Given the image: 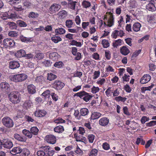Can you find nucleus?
Returning a JSON list of instances; mask_svg holds the SVG:
<instances>
[{
  "label": "nucleus",
  "instance_id": "obj_1",
  "mask_svg": "<svg viewBox=\"0 0 156 156\" xmlns=\"http://www.w3.org/2000/svg\"><path fill=\"white\" fill-rule=\"evenodd\" d=\"M50 147L48 146H42L41 147V150L37 152V155L38 156H52L55 151L54 150L50 151Z\"/></svg>",
  "mask_w": 156,
  "mask_h": 156
},
{
  "label": "nucleus",
  "instance_id": "obj_2",
  "mask_svg": "<svg viewBox=\"0 0 156 156\" xmlns=\"http://www.w3.org/2000/svg\"><path fill=\"white\" fill-rule=\"evenodd\" d=\"M20 94L16 91L11 92L9 95L8 98L10 101L12 103L17 104L19 103L21 101Z\"/></svg>",
  "mask_w": 156,
  "mask_h": 156
},
{
  "label": "nucleus",
  "instance_id": "obj_3",
  "mask_svg": "<svg viewBox=\"0 0 156 156\" xmlns=\"http://www.w3.org/2000/svg\"><path fill=\"white\" fill-rule=\"evenodd\" d=\"M74 96L79 97L80 98L83 99L86 102H88L93 97L92 95L83 90L75 94Z\"/></svg>",
  "mask_w": 156,
  "mask_h": 156
},
{
  "label": "nucleus",
  "instance_id": "obj_4",
  "mask_svg": "<svg viewBox=\"0 0 156 156\" xmlns=\"http://www.w3.org/2000/svg\"><path fill=\"white\" fill-rule=\"evenodd\" d=\"M2 122L3 125L7 128H11L14 125L13 120L9 117H4L2 119Z\"/></svg>",
  "mask_w": 156,
  "mask_h": 156
},
{
  "label": "nucleus",
  "instance_id": "obj_5",
  "mask_svg": "<svg viewBox=\"0 0 156 156\" xmlns=\"http://www.w3.org/2000/svg\"><path fill=\"white\" fill-rule=\"evenodd\" d=\"M27 78V76L25 74H19L14 75L12 80L16 82H20L26 80Z\"/></svg>",
  "mask_w": 156,
  "mask_h": 156
},
{
  "label": "nucleus",
  "instance_id": "obj_6",
  "mask_svg": "<svg viewBox=\"0 0 156 156\" xmlns=\"http://www.w3.org/2000/svg\"><path fill=\"white\" fill-rule=\"evenodd\" d=\"M2 147L6 149H10L13 146L12 141L8 138L4 139L2 140Z\"/></svg>",
  "mask_w": 156,
  "mask_h": 156
},
{
  "label": "nucleus",
  "instance_id": "obj_7",
  "mask_svg": "<svg viewBox=\"0 0 156 156\" xmlns=\"http://www.w3.org/2000/svg\"><path fill=\"white\" fill-rule=\"evenodd\" d=\"M3 44V46L5 48H11L13 47L15 45L14 41L12 39L9 38H7L4 40Z\"/></svg>",
  "mask_w": 156,
  "mask_h": 156
},
{
  "label": "nucleus",
  "instance_id": "obj_8",
  "mask_svg": "<svg viewBox=\"0 0 156 156\" xmlns=\"http://www.w3.org/2000/svg\"><path fill=\"white\" fill-rule=\"evenodd\" d=\"M45 140L48 143L54 144L56 142V138L52 135H47L45 137Z\"/></svg>",
  "mask_w": 156,
  "mask_h": 156
},
{
  "label": "nucleus",
  "instance_id": "obj_9",
  "mask_svg": "<svg viewBox=\"0 0 156 156\" xmlns=\"http://www.w3.org/2000/svg\"><path fill=\"white\" fill-rule=\"evenodd\" d=\"M61 6L58 5L54 3L52 4L49 9V11L51 13H54L58 12L60 9Z\"/></svg>",
  "mask_w": 156,
  "mask_h": 156
},
{
  "label": "nucleus",
  "instance_id": "obj_10",
  "mask_svg": "<svg viewBox=\"0 0 156 156\" xmlns=\"http://www.w3.org/2000/svg\"><path fill=\"white\" fill-rule=\"evenodd\" d=\"M47 114V112L44 109H37L34 112L35 116L37 117H43L44 116Z\"/></svg>",
  "mask_w": 156,
  "mask_h": 156
},
{
  "label": "nucleus",
  "instance_id": "obj_11",
  "mask_svg": "<svg viewBox=\"0 0 156 156\" xmlns=\"http://www.w3.org/2000/svg\"><path fill=\"white\" fill-rule=\"evenodd\" d=\"M151 79V76L148 74H144L141 78L140 83L142 84H144L149 81Z\"/></svg>",
  "mask_w": 156,
  "mask_h": 156
},
{
  "label": "nucleus",
  "instance_id": "obj_12",
  "mask_svg": "<svg viewBox=\"0 0 156 156\" xmlns=\"http://www.w3.org/2000/svg\"><path fill=\"white\" fill-rule=\"evenodd\" d=\"M125 34L123 30H117L114 31L112 34V36L113 38L115 39L118 36L122 37L123 36H124Z\"/></svg>",
  "mask_w": 156,
  "mask_h": 156
},
{
  "label": "nucleus",
  "instance_id": "obj_13",
  "mask_svg": "<svg viewBox=\"0 0 156 156\" xmlns=\"http://www.w3.org/2000/svg\"><path fill=\"white\" fill-rule=\"evenodd\" d=\"M154 0H151L149 3L146 5L147 9L153 12L156 10V8L154 5Z\"/></svg>",
  "mask_w": 156,
  "mask_h": 156
},
{
  "label": "nucleus",
  "instance_id": "obj_14",
  "mask_svg": "<svg viewBox=\"0 0 156 156\" xmlns=\"http://www.w3.org/2000/svg\"><path fill=\"white\" fill-rule=\"evenodd\" d=\"M54 85L56 90H60L64 87L65 84L61 81L56 80L55 81Z\"/></svg>",
  "mask_w": 156,
  "mask_h": 156
},
{
  "label": "nucleus",
  "instance_id": "obj_15",
  "mask_svg": "<svg viewBox=\"0 0 156 156\" xmlns=\"http://www.w3.org/2000/svg\"><path fill=\"white\" fill-rule=\"evenodd\" d=\"M22 148L20 146L14 147L12 150H10V153L13 154H15L21 153Z\"/></svg>",
  "mask_w": 156,
  "mask_h": 156
},
{
  "label": "nucleus",
  "instance_id": "obj_16",
  "mask_svg": "<svg viewBox=\"0 0 156 156\" xmlns=\"http://www.w3.org/2000/svg\"><path fill=\"white\" fill-rule=\"evenodd\" d=\"M14 137L15 139L20 142H25L27 140L26 137L21 136L18 134H15L14 135Z\"/></svg>",
  "mask_w": 156,
  "mask_h": 156
},
{
  "label": "nucleus",
  "instance_id": "obj_17",
  "mask_svg": "<svg viewBox=\"0 0 156 156\" xmlns=\"http://www.w3.org/2000/svg\"><path fill=\"white\" fill-rule=\"evenodd\" d=\"M20 67L19 63L15 61H12L9 62V67L10 68L14 69L19 68Z\"/></svg>",
  "mask_w": 156,
  "mask_h": 156
},
{
  "label": "nucleus",
  "instance_id": "obj_18",
  "mask_svg": "<svg viewBox=\"0 0 156 156\" xmlns=\"http://www.w3.org/2000/svg\"><path fill=\"white\" fill-rule=\"evenodd\" d=\"M109 122V119L108 118L106 117H103L99 120V124L101 126H105L108 124Z\"/></svg>",
  "mask_w": 156,
  "mask_h": 156
},
{
  "label": "nucleus",
  "instance_id": "obj_19",
  "mask_svg": "<svg viewBox=\"0 0 156 156\" xmlns=\"http://www.w3.org/2000/svg\"><path fill=\"white\" fill-rule=\"evenodd\" d=\"M109 18L108 20L107 26L109 27H111L114 25V18L111 12H109Z\"/></svg>",
  "mask_w": 156,
  "mask_h": 156
},
{
  "label": "nucleus",
  "instance_id": "obj_20",
  "mask_svg": "<svg viewBox=\"0 0 156 156\" xmlns=\"http://www.w3.org/2000/svg\"><path fill=\"white\" fill-rule=\"evenodd\" d=\"M27 90L28 93L30 94H33L36 92V87L33 84H30L27 86Z\"/></svg>",
  "mask_w": 156,
  "mask_h": 156
},
{
  "label": "nucleus",
  "instance_id": "obj_21",
  "mask_svg": "<svg viewBox=\"0 0 156 156\" xmlns=\"http://www.w3.org/2000/svg\"><path fill=\"white\" fill-rule=\"evenodd\" d=\"M102 114L100 112H94L92 113L91 117L90 118V120H95L98 119L101 116Z\"/></svg>",
  "mask_w": 156,
  "mask_h": 156
},
{
  "label": "nucleus",
  "instance_id": "obj_22",
  "mask_svg": "<svg viewBox=\"0 0 156 156\" xmlns=\"http://www.w3.org/2000/svg\"><path fill=\"white\" fill-rule=\"evenodd\" d=\"M88 109L85 108H81L80 110V116H85L87 115L89 113Z\"/></svg>",
  "mask_w": 156,
  "mask_h": 156
},
{
  "label": "nucleus",
  "instance_id": "obj_23",
  "mask_svg": "<svg viewBox=\"0 0 156 156\" xmlns=\"http://www.w3.org/2000/svg\"><path fill=\"white\" fill-rule=\"evenodd\" d=\"M9 84L6 82H3L0 84V87L4 91L8 90L9 88Z\"/></svg>",
  "mask_w": 156,
  "mask_h": 156
},
{
  "label": "nucleus",
  "instance_id": "obj_24",
  "mask_svg": "<svg viewBox=\"0 0 156 156\" xmlns=\"http://www.w3.org/2000/svg\"><path fill=\"white\" fill-rule=\"evenodd\" d=\"M26 51L23 50L21 49L17 51L15 54V56L17 58L24 57Z\"/></svg>",
  "mask_w": 156,
  "mask_h": 156
},
{
  "label": "nucleus",
  "instance_id": "obj_25",
  "mask_svg": "<svg viewBox=\"0 0 156 156\" xmlns=\"http://www.w3.org/2000/svg\"><path fill=\"white\" fill-rule=\"evenodd\" d=\"M32 105V103L30 100H27L23 104V107L24 108L28 109L30 108Z\"/></svg>",
  "mask_w": 156,
  "mask_h": 156
},
{
  "label": "nucleus",
  "instance_id": "obj_26",
  "mask_svg": "<svg viewBox=\"0 0 156 156\" xmlns=\"http://www.w3.org/2000/svg\"><path fill=\"white\" fill-rule=\"evenodd\" d=\"M121 53L125 55H127L129 53V49L125 46L122 47L120 49Z\"/></svg>",
  "mask_w": 156,
  "mask_h": 156
},
{
  "label": "nucleus",
  "instance_id": "obj_27",
  "mask_svg": "<svg viewBox=\"0 0 156 156\" xmlns=\"http://www.w3.org/2000/svg\"><path fill=\"white\" fill-rule=\"evenodd\" d=\"M58 55L56 52H52L50 54L49 56L50 59L53 61H55L58 58Z\"/></svg>",
  "mask_w": 156,
  "mask_h": 156
},
{
  "label": "nucleus",
  "instance_id": "obj_28",
  "mask_svg": "<svg viewBox=\"0 0 156 156\" xmlns=\"http://www.w3.org/2000/svg\"><path fill=\"white\" fill-rule=\"evenodd\" d=\"M59 18L61 19L65 18L67 16V12L65 10L60 11L58 14Z\"/></svg>",
  "mask_w": 156,
  "mask_h": 156
},
{
  "label": "nucleus",
  "instance_id": "obj_29",
  "mask_svg": "<svg viewBox=\"0 0 156 156\" xmlns=\"http://www.w3.org/2000/svg\"><path fill=\"white\" fill-rule=\"evenodd\" d=\"M35 81L37 83L43 84L45 81L44 78L42 76H37L36 78Z\"/></svg>",
  "mask_w": 156,
  "mask_h": 156
},
{
  "label": "nucleus",
  "instance_id": "obj_30",
  "mask_svg": "<svg viewBox=\"0 0 156 156\" xmlns=\"http://www.w3.org/2000/svg\"><path fill=\"white\" fill-rule=\"evenodd\" d=\"M22 133L26 136L28 138H31L32 137V134L31 132L29 130L24 129L22 131Z\"/></svg>",
  "mask_w": 156,
  "mask_h": 156
},
{
  "label": "nucleus",
  "instance_id": "obj_31",
  "mask_svg": "<svg viewBox=\"0 0 156 156\" xmlns=\"http://www.w3.org/2000/svg\"><path fill=\"white\" fill-rule=\"evenodd\" d=\"M141 27V24L139 23H135L133 25V30L136 32H137L140 30Z\"/></svg>",
  "mask_w": 156,
  "mask_h": 156
},
{
  "label": "nucleus",
  "instance_id": "obj_32",
  "mask_svg": "<svg viewBox=\"0 0 156 156\" xmlns=\"http://www.w3.org/2000/svg\"><path fill=\"white\" fill-rule=\"evenodd\" d=\"M44 56V55L43 53L39 52L38 53H36L34 57V58L35 59H37L38 60H40L43 59Z\"/></svg>",
  "mask_w": 156,
  "mask_h": 156
},
{
  "label": "nucleus",
  "instance_id": "obj_33",
  "mask_svg": "<svg viewBox=\"0 0 156 156\" xmlns=\"http://www.w3.org/2000/svg\"><path fill=\"white\" fill-rule=\"evenodd\" d=\"M39 16V14L37 13L31 12H30L28 16L30 18L35 19L37 18Z\"/></svg>",
  "mask_w": 156,
  "mask_h": 156
},
{
  "label": "nucleus",
  "instance_id": "obj_34",
  "mask_svg": "<svg viewBox=\"0 0 156 156\" xmlns=\"http://www.w3.org/2000/svg\"><path fill=\"white\" fill-rule=\"evenodd\" d=\"M8 3L11 5H16L19 4L21 2L20 0H7Z\"/></svg>",
  "mask_w": 156,
  "mask_h": 156
},
{
  "label": "nucleus",
  "instance_id": "obj_35",
  "mask_svg": "<svg viewBox=\"0 0 156 156\" xmlns=\"http://www.w3.org/2000/svg\"><path fill=\"white\" fill-rule=\"evenodd\" d=\"M64 130L63 127L62 126H58L54 129V131L55 132L60 133H62Z\"/></svg>",
  "mask_w": 156,
  "mask_h": 156
},
{
  "label": "nucleus",
  "instance_id": "obj_36",
  "mask_svg": "<svg viewBox=\"0 0 156 156\" xmlns=\"http://www.w3.org/2000/svg\"><path fill=\"white\" fill-rule=\"evenodd\" d=\"M30 131L32 134L37 135L38 134L39 129L36 127H33L30 128Z\"/></svg>",
  "mask_w": 156,
  "mask_h": 156
},
{
  "label": "nucleus",
  "instance_id": "obj_37",
  "mask_svg": "<svg viewBox=\"0 0 156 156\" xmlns=\"http://www.w3.org/2000/svg\"><path fill=\"white\" fill-rule=\"evenodd\" d=\"M51 90H48L44 91L42 94V95L44 98H48L50 97Z\"/></svg>",
  "mask_w": 156,
  "mask_h": 156
},
{
  "label": "nucleus",
  "instance_id": "obj_38",
  "mask_svg": "<svg viewBox=\"0 0 156 156\" xmlns=\"http://www.w3.org/2000/svg\"><path fill=\"white\" fill-rule=\"evenodd\" d=\"M66 31L64 29L62 28H58L55 29V32L58 34H62L65 33Z\"/></svg>",
  "mask_w": 156,
  "mask_h": 156
},
{
  "label": "nucleus",
  "instance_id": "obj_39",
  "mask_svg": "<svg viewBox=\"0 0 156 156\" xmlns=\"http://www.w3.org/2000/svg\"><path fill=\"white\" fill-rule=\"evenodd\" d=\"M51 40L55 43H57L62 41L60 37L58 36H55L51 38Z\"/></svg>",
  "mask_w": 156,
  "mask_h": 156
},
{
  "label": "nucleus",
  "instance_id": "obj_40",
  "mask_svg": "<svg viewBox=\"0 0 156 156\" xmlns=\"http://www.w3.org/2000/svg\"><path fill=\"white\" fill-rule=\"evenodd\" d=\"M73 24L74 23L72 20H68L66 21V25L67 28H71Z\"/></svg>",
  "mask_w": 156,
  "mask_h": 156
},
{
  "label": "nucleus",
  "instance_id": "obj_41",
  "mask_svg": "<svg viewBox=\"0 0 156 156\" xmlns=\"http://www.w3.org/2000/svg\"><path fill=\"white\" fill-rule=\"evenodd\" d=\"M7 24L9 25V28L12 30L15 29L17 27L16 23L13 22H9Z\"/></svg>",
  "mask_w": 156,
  "mask_h": 156
},
{
  "label": "nucleus",
  "instance_id": "obj_42",
  "mask_svg": "<svg viewBox=\"0 0 156 156\" xmlns=\"http://www.w3.org/2000/svg\"><path fill=\"white\" fill-rule=\"evenodd\" d=\"M56 78V76L53 74L50 73L48 74L47 80L51 81L54 80Z\"/></svg>",
  "mask_w": 156,
  "mask_h": 156
},
{
  "label": "nucleus",
  "instance_id": "obj_43",
  "mask_svg": "<svg viewBox=\"0 0 156 156\" xmlns=\"http://www.w3.org/2000/svg\"><path fill=\"white\" fill-rule=\"evenodd\" d=\"M17 24L20 27H25L27 26L26 23L22 20H18L17 21Z\"/></svg>",
  "mask_w": 156,
  "mask_h": 156
},
{
  "label": "nucleus",
  "instance_id": "obj_44",
  "mask_svg": "<svg viewBox=\"0 0 156 156\" xmlns=\"http://www.w3.org/2000/svg\"><path fill=\"white\" fill-rule=\"evenodd\" d=\"M68 1V4L69 5V6L70 8L72 9H74L75 8L76 3V2L72 0H70Z\"/></svg>",
  "mask_w": 156,
  "mask_h": 156
},
{
  "label": "nucleus",
  "instance_id": "obj_45",
  "mask_svg": "<svg viewBox=\"0 0 156 156\" xmlns=\"http://www.w3.org/2000/svg\"><path fill=\"white\" fill-rule=\"evenodd\" d=\"M127 98L125 97H122L120 96L116 97L115 98V99L117 102L120 101L124 102L126 100Z\"/></svg>",
  "mask_w": 156,
  "mask_h": 156
},
{
  "label": "nucleus",
  "instance_id": "obj_46",
  "mask_svg": "<svg viewBox=\"0 0 156 156\" xmlns=\"http://www.w3.org/2000/svg\"><path fill=\"white\" fill-rule=\"evenodd\" d=\"M21 153L23 156H28L30 154L28 150L26 148H22Z\"/></svg>",
  "mask_w": 156,
  "mask_h": 156
},
{
  "label": "nucleus",
  "instance_id": "obj_47",
  "mask_svg": "<svg viewBox=\"0 0 156 156\" xmlns=\"http://www.w3.org/2000/svg\"><path fill=\"white\" fill-rule=\"evenodd\" d=\"M30 38L25 37L23 35H21L20 36V40L23 42H27L30 41Z\"/></svg>",
  "mask_w": 156,
  "mask_h": 156
},
{
  "label": "nucleus",
  "instance_id": "obj_48",
  "mask_svg": "<svg viewBox=\"0 0 156 156\" xmlns=\"http://www.w3.org/2000/svg\"><path fill=\"white\" fill-rule=\"evenodd\" d=\"M50 95L51 96L52 98L54 101H56L58 100V96L54 92H52V90H51Z\"/></svg>",
  "mask_w": 156,
  "mask_h": 156
},
{
  "label": "nucleus",
  "instance_id": "obj_49",
  "mask_svg": "<svg viewBox=\"0 0 156 156\" xmlns=\"http://www.w3.org/2000/svg\"><path fill=\"white\" fill-rule=\"evenodd\" d=\"M98 151L96 149H93L91 151L90 154V156H96L97 155Z\"/></svg>",
  "mask_w": 156,
  "mask_h": 156
},
{
  "label": "nucleus",
  "instance_id": "obj_50",
  "mask_svg": "<svg viewBox=\"0 0 156 156\" xmlns=\"http://www.w3.org/2000/svg\"><path fill=\"white\" fill-rule=\"evenodd\" d=\"M90 5V3L88 1H84L82 3V5L83 7L85 8L89 7Z\"/></svg>",
  "mask_w": 156,
  "mask_h": 156
},
{
  "label": "nucleus",
  "instance_id": "obj_51",
  "mask_svg": "<svg viewBox=\"0 0 156 156\" xmlns=\"http://www.w3.org/2000/svg\"><path fill=\"white\" fill-rule=\"evenodd\" d=\"M122 43V40L120 39H119L117 40H116L115 42L113 43V46L114 47H117L119 45H121Z\"/></svg>",
  "mask_w": 156,
  "mask_h": 156
},
{
  "label": "nucleus",
  "instance_id": "obj_52",
  "mask_svg": "<svg viewBox=\"0 0 156 156\" xmlns=\"http://www.w3.org/2000/svg\"><path fill=\"white\" fill-rule=\"evenodd\" d=\"M101 44L104 48H107L109 46V44L107 40L104 39L102 41Z\"/></svg>",
  "mask_w": 156,
  "mask_h": 156
},
{
  "label": "nucleus",
  "instance_id": "obj_53",
  "mask_svg": "<svg viewBox=\"0 0 156 156\" xmlns=\"http://www.w3.org/2000/svg\"><path fill=\"white\" fill-rule=\"evenodd\" d=\"M78 134L77 135L75 134L74 136H76V140L77 141H82L83 142V140H85L86 138L85 137H82V136H77Z\"/></svg>",
  "mask_w": 156,
  "mask_h": 156
},
{
  "label": "nucleus",
  "instance_id": "obj_54",
  "mask_svg": "<svg viewBox=\"0 0 156 156\" xmlns=\"http://www.w3.org/2000/svg\"><path fill=\"white\" fill-rule=\"evenodd\" d=\"M85 132L84 128L80 127H78V129L77 130V132L76 134V135H77V134H78V133L80 134L83 135L85 133Z\"/></svg>",
  "mask_w": 156,
  "mask_h": 156
},
{
  "label": "nucleus",
  "instance_id": "obj_55",
  "mask_svg": "<svg viewBox=\"0 0 156 156\" xmlns=\"http://www.w3.org/2000/svg\"><path fill=\"white\" fill-rule=\"evenodd\" d=\"M71 44L72 45H76L79 47H80L82 45L80 42H78L75 40H72Z\"/></svg>",
  "mask_w": 156,
  "mask_h": 156
},
{
  "label": "nucleus",
  "instance_id": "obj_56",
  "mask_svg": "<svg viewBox=\"0 0 156 156\" xmlns=\"http://www.w3.org/2000/svg\"><path fill=\"white\" fill-rule=\"evenodd\" d=\"M123 112L124 114L127 116H130V113L129 112L128 109L126 106H124L123 108Z\"/></svg>",
  "mask_w": 156,
  "mask_h": 156
},
{
  "label": "nucleus",
  "instance_id": "obj_57",
  "mask_svg": "<svg viewBox=\"0 0 156 156\" xmlns=\"http://www.w3.org/2000/svg\"><path fill=\"white\" fill-rule=\"evenodd\" d=\"M63 65V64L62 62L59 61L58 62H55L54 66L55 67L58 68H60L62 67Z\"/></svg>",
  "mask_w": 156,
  "mask_h": 156
},
{
  "label": "nucleus",
  "instance_id": "obj_58",
  "mask_svg": "<svg viewBox=\"0 0 156 156\" xmlns=\"http://www.w3.org/2000/svg\"><path fill=\"white\" fill-rule=\"evenodd\" d=\"M105 79L99 78L96 83L98 84L102 85L105 83Z\"/></svg>",
  "mask_w": 156,
  "mask_h": 156
},
{
  "label": "nucleus",
  "instance_id": "obj_59",
  "mask_svg": "<svg viewBox=\"0 0 156 156\" xmlns=\"http://www.w3.org/2000/svg\"><path fill=\"white\" fill-rule=\"evenodd\" d=\"M42 63L45 66L49 67L51 66L52 63V62H51L50 60H45L42 62Z\"/></svg>",
  "mask_w": 156,
  "mask_h": 156
},
{
  "label": "nucleus",
  "instance_id": "obj_60",
  "mask_svg": "<svg viewBox=\"0 0 156 156\" xmlns=\"http://www.w3.org/2000/svg\"><path fill=\"white\" fill-rule=\"evenodd\" d=\"M8 35L10 37H15L17 36L18 34L17 32L16 31H11L9 32Z\"/></svg>",
  "mask_w": 156,
  "mask_h": 156
},
{
  "label": "nucleus",
  "instance_id": "obj_61",
  "mask_svg": "<svg viewBox=\"0 0 156 156\" xmlns=\"http://www.w3.org/2000/svg\"><path fill=\"white\" fill-rule=\"evenodd\" d=\"M100 72L99 71H95L93 75V79H96L98 78L100 76Z\"/></svg>",
  "mask_w": 156,
  "mask_h": 156
},
{
  "label": "nucleus",
  "instance_id": "obj_62",
  "mask_svg": "<svg viewBox=\"0 0 156 156\" xmlns=\"http://www.w3.org/2000/svg\"><path fill=\"white\" fill-rule=\"evenodd\" d=\"M23 6L26 8H28L31 5V4L28 1L26 0L23 2Z\"/></svg>",
  "mask_w": 156,
  "mask_h": 156
},
{
  "label": "nucleus",
  "instance_id": "obj_63",
  "mask_svg": "<svg viewBox=\"0 0 156 156\" xmlns=\"http://www.w3.org/2000/svg\"><path fill=\"white\" fill-rule=\"evenodd\" d=\"M88 139L90 143H92L94 139V136L93 134H90L88 136Z\"/></svg>",
  "mask_w": 156,
  "mask_h": 156
},
{
  "label": "nucleus",
  "instance_id": "obj_64",
  "mask_svg": "<svg viewBox=\"0 0 156 156\" xmlns=\"http://www.w3.org/2000/svg\"><path fill=\"white\" fill-rule=\"evenodd\" d=\"M100 90L99 88L98 87H96L94 86L91 89V92L93 94H96Z\"/></svg>",
  "mask_w": 156,
  "mask_h": 156
}]
</instances>
